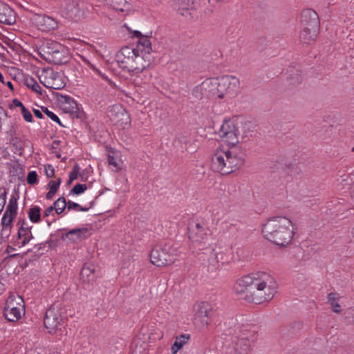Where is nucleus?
<instances>
[{
    "label": "nucleus",
    "mask_w": 354,
    "mask_h": 354,
    "mask_svg": "<svg viewBox=\"0 0 354 354\" xmlns=\"http://www.w3.org/2000/svg\"><path fill=\"white\" fill-rule=\"evenodd\" d=\"M44 323L50 333L57 330H61L64 319L58 306L53 305L46 310Z\"/></svg>",
    "instance_id": "9b49d317"
},
{
    "label": "nucleus",
    "mask_w": 354,
    "mask_h": 354,
    "mask_svg": "<svg viewBox=\"0 0 354 354\" xmlns=\"http://www.w3.org/2000/svg\"><path fill=\"white\" fill-rule=\"evenodd\" d=\"M66 203H67L66 208L68 209V210L77 209H79V207H80V205L78 203L73 202L71 201H68V202H66Z\"/></svg>",
    "instance_id": "603ef678"
},
{
    "label": "nucleus",
    "mask_w": 354,
    "mask_h": 354,
    "mask_svg": "<svg viewBox=\"0 0 354 354\" xmlns=\"http://www.w3.org/2000/svg\"><path fill=\"white\" fill-rule=\"evenodd\" d=\"M153 57L151 55V53H140L136 52L133 57L132 68H131L129 73L130 74H138L142 72L147 68L149 66V65L153 62Z\"/></svg>",
    "instance_id": "ddd939ff"
},
{
    "label": "nucleus",
    "mask_w": 354,
    "mask_h": 354,
    "mask_svg": "<svg viewBox=\"0 0 354 354\" xmlns=\"http://www.w3.org/2000/svg\"><path fill=\"white\" fill-rule=\"evenodd\" d=\"M136 51L143 53H151V43L149 39L148 36L143 35L138 39V44L136 48H134Z\"/></svg>",
    "instance_id": "a878e982"
},
{
    "label": "nucleus",
    "mask_w": 354,
    "mask_h": 354,
    "mask_svg": "<svg viewBox=\"0 0 354 354\" xmlns=\"http://www.w3.org/2000/svg\"><path fill=\"white\" fill-rule=\"evenodd\" d=\"M207 229L203 224L195 223L190 224L188 227L189 238L192 241H201L207 236Z\"/></svg>",
    "instance_id": "f3484780"
},
{
    "label": "nucleus",
    "mask_w": 354,
    "mask_h": 354,
    "mask_svg": "<svg viewBox=\"0 0 354 354\" xmlns=\"http://www.w3.org/2000/svg\"><path fill=\"white\" fill-rule=\"evenodd\" d=\"M45 172L48 178H52L55 174V169L51 165H47L45 166Z\"/></svg>",
    "instance_id": "8fccbe9b"
},
{
    "label": "nucleus",
    "mask_w": 354,
    "mask_h": 354,
    "mask_svg": "<svg viewBox=\"0 0 354 354\" xmlns=\"http://www.w3.org/2000/svg\"><path fill=\"white\" fill-rule=\"evenodd\" d=\"M218 98H224L225 95H234L237 93L240 82L238 77L234 75H223L218 78Z\"/></svg>",
    "instance_id": "9d476101"
},
{
    "label": "nucleus",
    "mask_w": 354,
    "mask_h": 354,
    "mask_svg": "<svg viewBox=\"0 0 354 354\" xmlns=\"http://www.w3.org/2000/svg\"><path fill=\"white\" fill-rule=\"evenodd\" d=\"M209 266H211L212 269H218L220 265H218L216 259L215 258V250H212L209 257L208 258Z\"/></svg>",
    "instance_id": "ea45409f"
},
{
    "label": "nucleus",
    "mask_w": 354,
    "mask_h": 354,
    "mask_svg": "<svg viewBox=\"0 0 354 354\" xmlns=\"http://www.w3.org/2000/svg\"><path fill=\"white\" fill-rule=\"evenodd\" d=\"M189 338V335H180L176 337V340L171 348L172 354H176V353L187 342Z\"/></svg>",
    "instance_id": "bb28decb"
},
{
    "label": "nucleus",
    "mask_w": 354,
    "mask_h": 354,
    "mask_svg": "<svg viewBox=\"0 0 354 354\" xmlns=\"http://www.w3.org/2000/svg\"><path fill=\"white\" fill-rule=\"evenodd\" d=\"M39 56L47 62L61 65L68 62V52L64 46L53 40H45L37 48Z\"/></svg>",
    "instance_id": "20e7f679"
},
{
    "label": "nucleus",
    "mask_w": 354,
    "mask_h": 354,
    "mask_svg": "<svg viewBox=\"0 0 354 354\" xmlns=\"http://www.w3.org/2000/svg\"><path fill=\"white\" fill-rule=\"evenodd\" d=\"M42 111L52 120L57 122L59 126L64 127V125L62 124L58 116L57 115H55L53 112H52L51 111L48 110V108L42 107Z\"/></svg>",
    "instance_id": "58836bf2"
},
{
    "label": "nucleus",
    "mask_w": 354,
    "mask_h": 354,
    "mask_svg": "<svg viewBox=\"0 0 354 354\" xmlns=\"http://www.w3.org/2000/svg\"><path fill=\"white\" fill-rule=\"evenodd\" d=\"M87 189L86 184H77L70 191V194L80 195Z\"/></svg>",
    "instance_id": "4c0bfd02"
},
{
    "label": "nucleus",
    "mask_w": 354,
    "mask_h": 354,
    "mask_svg": "<svg viewBox=\"0 0 354 354\" xmlns=\"http://www.w3.org/2000/svg\"><path fill=\"white\" fill-rule=\"evenodd\" d=\"M339 299L337 292H330L328 295V303L330 306L333 312L339 313L342 311L341 306L338 303Z\"/></svg>",
    "instance_id": "c85d7f7f"
},
{
    "label": "nucleus",
    "mask_w": 354,
    "mask_h": 354,
    "mask_svg": "<svg viewBox=\"0 0 354 354\" xmlns=\"http://www.w3.org/2000/svg\"><path fill=\"white\" fill-rule=\"evenodd\" d=\"M28 218L32 223H39L41 221V208L38 206L31 207L28 211Z\"/></svg>",
    "instance_id": "7c9ffc66"
},
{
    "label": "nucleus",
    "mask_w": 354,
    "mask_h": 354,
    "mask_svg": "<svg viewBox=\"0 0 354 354\" xmlns=\"http://www.w3.org/2000/svg\"><path fill=\"white\" fill-rule=\"evenodd\" d=\"M66 198L62 196L56 200L53 203V208L55 209L57 214H62L66 208Z\"/></svg>",
    "instance_id": "2f4dec72"
},
{
    "label": "nucleus",
    "mask_w": 354,
    "mask_h": 354,
    "mask_svg": "<svg viewBox=\"0 0 354 354\" xmlns=\"http://www.w3.org/2000/svg\"><path fill=\"white\" fill-rule=\"evenodd\" d=\"M93 203H94V202H91V203H90V206H89V207H82V206H80V207H79V210H80V211H82V212H86V211H88L91 207H92V206L93 205Z\"/></svg>",
    "instance_id": "69168bd1"
},
{
    "label": "nucleus",
    "mask_w": 354,
    "mask_h": 354,
    "mask_svg": "<svg viewBox=\"0 0 354 354\" xmlns=\"http://www.w3.org/2000/svg\"><path fill=\"white\" fill-rule=\"evenodd\" d=\"M133 37H136L137 38H140L142 36H143V35L141 33V32L138 31V30H135L133 31Z\"/></svg>",
    "instance_id": "338daca9"
},
{
    "label": "nucleus",
    "mask_w": 354,
    "mask_h": 354,
    "mask_svg": "<svg viewBox=\"0 0 354 354\" xmlns=\"http://www.w3.org/2000/svg\"><path fill=\"white\" fill-rule=\"evenodd\" d=\"M235 354H248L250 349V341L246 337H235L232 340Z\"/></svg>",
    "instance_id": "aec40b11"
},
{
    "label": "nucleus",
    "mask_w": 354,
    "mask_h": 354,
    "mask_svg": "<svg viewBox=\"0 0 354 354\" xmlns=\"http://www.w3.org/2000/svg\"><path fill=\"white\" fill-rule=\"evenodd\" d=\"M71 234H69V231L65 234H63L62 235V239L65 240L66 239H68L71 241Z\"/></svg>",
    "instance_id": "774afa93"
},
{
    "label": "nucleus",
    "mask_w": 354,
    "mask_h": 354,
    "mask_svg": "<svg viewBox=\"0 0 354 354\" xmlns=\"http://www.w3.org/2000/svg\"><path fill=\"white\" fill-rule=\"evenodd\" d=\"M256 129V124L252 121H245L242 123L240 132V139L242 142H246L252 137V133Z\"/></svg>",
    "instance_id": "4be33fe9"
},
{
    "label": "nucleus",
    "mask_w": 354,
    "mask_h": 354,
    "mask_svg": "<svg viewBox=\"0 0 354 354\" xmlns=\"http://www.w3.org/2000/svg\"><path fill=\"white\" fill-rule=\"evenodd\" d=\"M62 12L66 17L80 21L84 17L86 5L80 0H59Z\"/></svg>",
    "instance_id": "423d86ee"
},
{
    "label": "nucleus",
    "mask_w": 354,
    "mask_h": 354,
    "mask_svg": "<svg viewBox=\"0 0 354 354\" xmlns=\"http://www.w3.org/2000/svg\"><path fill=\"white\" fill-rule=\"evenodd\" d=\"M126 3V0H110L107 6H110L113 10L122 12L124 10Z\"/></svg>",
    "instance_id": "f704fd0d"
},
{
    "label": "nucleus",
    "mask_w": 354,
    "mask_h": 354,
    "mask_svg": "<svg viewBox=\"0 0 354 354\" xmlns=\"http://www.w3.org/2000/svg\"><path fill=\"white\" fill-rule=\"evenodd\" d=\"M12 228L10 227H2V229L0 232V242H5L8 237L10 235Z\"/></svg>",
    "instance_id": "79ce46f5"
},
{
    "label": "nucleus",
    "mask_w": 354,
    "mask_h": 354,
    "mask_svg": "<svg viewBox=\"0 0 354 354\" xmlns=\"http://www.w3.org/2000/svg\"><path fill=\"white\" fill-rule=\"evenodd\" d=\"M21 112L22 116L25 121H26L28 122H32V115L31 113L30 112V111L27 108H26L25 106H24L21 109Z\"/></svg>",
    "instance_id": "a18cd8bd"
},
{
    "label": "nucleus",
    "mask_w": 354,
    "mask_h": 354,
    "mask_svg": "<svg viewBox=\"0 0 354 354\" xmlns=\"http://www.w3.org/2000/svg\"><path fill=\"white\" fill-rule=\"evenodd\" d=\"M277 283L268 273L257 272L236 280L233 290L241 298L256 304L273 298L277 292Z\"/></svg>",
    "instance_id": "f257e3e1"
},
{
    "label": "nucleus",
    "mask_w": 354,
    "mask_h": 354,
    "mask_svg": "<svg viewBox=\"0 0 354 354\" xmlns=\"http://www.w3.org/2000/svg\"><path fill=\"white\" fill-rule=\"evenodd\" d=\"M292 221L283 216H275L269 220L262 227V234L265 239L279 245L286 246L290 243L294 232Z\"/></svg>",
    "instance_id": "7ed1b4c3"
},
{
    "label": "nucleus",
    "mask_w": 354,
    "mask_h": 354,
    "mask_svg": "<svg viewBox=\"0 0 354 354\" xmlns=\"http://www.w3.org/2000/svg\"><path fill=\"white\" fill-rule=\"evenodd\" d=\"M55 209L53 208V206L51 205L50 207H48V208H46L44 211V217H47L48 216L50 213L54 210Z\"/></svg>",
    "instance_id": "bf43d9fd"
},
{
    "label": "nucleus",
    "mask_w": 354,
    "mask_h": 354,
    "mask_svg": "<svg viewBox=\"0 0 354 354\" xmlns=\"http://www.w3.org/2000/svg\"><path fill=\"white\" fill-rule=\"evenodd\" d=\"M7 192L4 187H0V206L4 207L6 202Z\"/></svg>",
    "instance_id": "de8ad7c7"
},
{
    "label": "nucleus",
    "mask_w": 354,
    "mask_h": 354,
    "mask_svg": "<svg viewBox=\"0 0 354 354\" xmlns=\"http://www.w3.org/2000/svg\"><path fill=\"white\" fill-rule=\"evenodd\" d=\"M16 216L4 213L1 219V226L12 228V223Z\"/></svg>",
    "instance_id": "e433bc0d"
},
{
    "label": "nucleus",
    "mask_w": 354,
    "mask_h": 354,
    "mask_svg": "<svg viewBox=\"0 0 354 354\" xmlns=\"http://www.w3.org/2000/svg\"><path fill=\"white\" fill-rule=\"evenodd\" d=\"M246 153L241 146L230 147L227 150H218L212 158L211 168L222 175L229 174L245 164Z\"/></svg>",
    "instance_id": "f03ea898"
},
{
    "label": "nucleus",
    "mask_w": 354,
    "mask_h": 354,
    "mask_svg": "<svg viewBox=\"0 0 354 354\" xmlns=\"http://www.w3.org/2000/svg\"><path fill=\"white\" fill-rule=\"evenodd\" d=\"M51 243H52V241L49 240V241H46L44 243L36 244L34 246V249L36 250V251L38 252V251L41 250L43 248V245H44L45 244H48L49 247H50L51 246Z\"/></svg>",
    "instance_id": "5fc2aeb1"
},
{
    "label": "nucleus",
    "mask_w": 354,
    "mask_h": 354,
    "mask_svg": "<svg viewBox=\"0 0 354 354\" xmlns=\"http://www.w3.org/2000/svg\"><path fill=\"white\" fill-rule=\"evenodd\" d=\"M57 95L58 97H59L61 99V101L64 103H66V104H73L75 107H77V103L69 96L68 95H64L62 94H60V93H57Z\"/></svg>",
    "instance_id": "09e8293b"
},
{
    "label": "nucleus",
    "mask_w": 354,
    "mask_h": 354,
    "mask_svg": "<svg viewBox=\"0 0 354 354\" xmlns=\"http://www.w3.org/2000/svg\"><path fill=\"white\" fill-rule=\"evenodd\" d=\"M108 163H109V165H113L115 167H118V164H117L116 161L115 160V158L111 155L108 156Z\"/></svg>",
    "instance_id": "13d9d810"
},
{
    "label": "nucleus",
    "mask_w": 354,
    "mask_h": 354,
    "mask_svg": "<svg viewBox=\"0 0 354 354\" xmlns=\"http://www.w3.org/2000/svg\"><path fill=\"white\" fill-rule=\"evenodd\" d=\"M175 260L174 250L169 243L156 245L151 250L150 261L158 267L170 265Z\"/></svg>",
    "instance_id": "39448f33"
},
{
    "label": "nucleus",
    "mask_w": 354,
    "mask_h": 354,
    "mask_svg": "<svg viewBox=\"0 0 354 354\" xmlns=\"http://www.w3.org/2000/svg\"><path fill=\"white\" fill-rule=\"evenodd\" d=\"M41 84L46 88L55 89V90H60L65 86V84L64 82H52L51 85H46L45 82H41Z\"/></svg>",
    "instance_id": "49530a36"
},
{
    "label": "nucleus",
    "mask_w": 354,
    "mask_h": 354,
    "mask_svg": "<svg viewBox=\"0 0 354 354\" xmlns=\"http://www.w3.org/2000/svg\"><path fill=\"white\" fill-rule=\"evenodd\" d=\"M17 225H20L19 227H23L24 228H30V230L32 229V226H29L28 225V223L24 219L22 220H19L18 222H17Z\"/></svg>",
    "instance_id": "6e6d98bb"
},
{
    "label": "nucleus",
    "mask_w": 354,
    "mask_h": 354,
    "mask_svg": "<svg viewBox=\"0 0 354 354\" xmlns=\"http://www.w3.org/2000/svg\"><path fill=\"white\" fill-rule=\"evenodd\" d=\"M78 176L79 173L72 171L69 174V178L75 180L77 178Z\"/></svg>",
    "instance_id": "e2e57ef3"
},
{
    "label": "nucleus",
    "mask_w": 354,
    "mask_h": 354,
    "mask_svg": "<svg viewBox=\"0 0 354 354\" xmlns=\"http://www.w3.org/2000/svg\"><path fill=\"white\" fill-rule=\"evenodd\" d=\"M24 106V105L20 100H19L17 98H15L12 100V103L9 104V108L10 109H13L15 107H20L21 109Z\"/></svg>",
    "instance_id": "3c124183"
},
{
    "label": "nucleus",
    "mask_w": 354,
    "mask_h": 354,
    "mask_svg": "<svg viewBox=\"0 0 354 354\" xmlns=\"http://www.w3.org/2000/svg\"><path fill=\"white\" fill-rule=\"evenodd\" d=\"M23 299L18 297L17 299L14 297H9L6 301L3 309V315L10 322H15L21 317V311L24 312V306L21 303Z\"/></svg>",
    "instance_id": "1a4fd4ad"
},
{
    "label": "nucleus",
    "mask_w": 354,
    "mask_h": 354,
    "mask_svg": "<svg viewBox=\"0 0 354 354\" xmlns=\"http://www.w3.org/2000/svg\"><path fill=\"white\" fill-rule=\"evenodd\" d=\"M56 194V192H53V191H50L49 190L48 192V193L46 194V198L48 199V200H50V199H52L53 197L55 196V194Z\"/></svg>",
    "instance_id": "0e129e2a"
},
{
    "label": "nucleus",
    "mask_w": 354,
    "mask_h": 354,
    "mask_svg": "<svg viewBox=\"0 0 354 354\" xmlns=\"http://www.w3.org/2000/svg\"><path fill=\"white\" fill-rule=\"evenodd\" d=\"M25 84L33 91L41 95V87L33 77H30L25 79Z\"/></svg>",
    "instance_id": "473e14b6"
},
{
    "label": "nucleus",
    "mask_w": 354,
    "mask_h": 354,
    "mask_svg": "<svg viewBox=\"0 0 354 354\" xmlns=\"http://www.w3.org/2000/svg\"><path fill=\"white\" fill-rule=\"evenodd\" d=\"M37 174L35 171H31L28 174L27 183L29 185H35L37 183Z\"/></svg>",
    "instance_id": "c03bdc74"
},
{
    "label": "nucleus",
    "mask_w": 354,
    "mask_h": 354,
    "mask_svg": "<svg viewBox=\"0 0 354 354\" xmlns=\"http://www.w3.org/2000/svg\"><path fill=\"white\" fill-rule=\"evenodd\" d=\"M344 319L347 324H354V307L346 308L344 311Z\"/></svg>",
    "instance_id": "c9c22d12"
},
{
    "label": "nucleus",
    "mask_w": 354,
    "mask_h": 354,
    "mask_svg": "<svg viewBox=\"0 0 354 354\" xmlns=\"http://www.w3.org/2000/svg\"><path fill=\"white\" fill-rule=\"evenodd\" d=\"M83 60L85 63H86L88 64V66H89V68L93 70V72L96 73L99 68H97L95 65H93V64H91L88 60H87L86 59L84 58L83 57Z\"/></svg>",
    "instance_id": "4d7b16f0"
},
{
    "label": "nucleus",
    "mask_w": 354,
    "mask_h": 354,
    "mask_svg": "<svg viewBox=\"0 0 354 354\" xmlns=\"http://www.w3.org/2000/svg\"><path fill=\"white\" fill-rule=\"evenodd\" d=\"M69 234L71 236V241L73 243H76L80 240H84L90 236L89 230L86 227L72 229L69 230Z\"/></svg>",
    "instance_id": "b1692460"
},
{
    "label": "nucleus",
    "mask_w": 354,
    "mask_h": 354,
    "mask_svg": "<svg viewBox=\"0 0 354 354\" xmlns=\"http://www.w3.org/2000/svg\"><path fill=\"white\" fill-rule=\"evenodd\" d=\"M19 198V196L17 194L11 195L10 200L8 201V204L6 207V210L5 213L8 214H12L16 216L17 214V200Z\"/></svg>",
    "instance_id": "c756f323"
},
{
    "label": "nucleus",
    "mask_w": 354,
    "mask_h": 354,
    "mask_svg": "<svg viewBox=\"0 0 354 354\" xmlns=\"http://www.w3.org/2000/svg\"><path fill=\"white\" fill-rule=\"evenodd\" d=\"M302 71L299 65L290 66L287 69L288 79L292 84H297L301 83Z\"/></svg>",
    "instance_id": "5701e85b"
},
{
    "label": "nucleus",
    "mask_w": 354,
    "mask_h": 354,
    "mask_svg": "<svg viewBox=\"0 0 354 354\" xmlns=\"http://www.w3.org/2000/svg\"><path fill=\"white\" fill-rule=\"evenodd\" d=\"M301 24L306 29H313V33L319 31L320 22L318 14L313 9H304L301 14Z\"/></svg>",
    "instance_id": "4468645a"
},
{
    "label": "nucleus",
    "mask_w": 354,
    "mask_h": 354,
    "mask_svg": "<svg viewBox=\"0 0 354 354\" xmlns=\"http://www.w3.org/2000/svg\"><path fill=\"white\" fill-rule=\"evenodd\" d=\"M15 21V12L8 5L3 1H0V23L12 25Z\"/></svg>",
    "instance_id": "a211bd4d"
},
{
    "label": "nucleus",
    "mask_w": 354,
    "mask_h": 354,
    "mask_svg": "<svg viewBox=\"0 0 354 354\" xmlns=\"http://www.w3.org/2000/svg\"><path fill=\"white\" fill-rule=\"evenodd\" d=\"M194 310V324L199 328L206 327L214 314L212 306L208 302L203 301L195 306Z\"/></svg>",
    "instance_id": "0eeeda50"
},
{
    "label": "nucleus",
    "mask_w": 354,
    "mask_h": 354,
    "mask_svg": "<svg viewBox=\"0 0 354 354\" xmlns=\"http://www.w3.org/2000/svg\"><path fill=\"white\" fill-rule=\"evenodd\" d=\"M318 32L319 31H316L313 33V29H310V28L306 29L305 27H301L299 35L300 41L303 44H310L312 42L315 41Z\"/></svg>",
    "instance_id": "393cba45"
},
{
    "label": "nucleus",
    "mask_w": 354,
    "mask_h": 354,
    "mask_svg": "<svg viewBox=\"0 0 354 354\" xmlns=\"http://www.w3.org/2000/svg\"><path fill=\"white\" fill-rule=\"evenodd\" d=\"M33 239L30 228L19 227L18 229L17 241L15 245L23 247L27 245Z\"/></svg>",
    "instance_id": "412c9836"
},
{
    "label": "nucleus",
    "mask_w": 354,
    "mask_h": 354,
    "mask_svg": "<svg viewBox=\"0 0 354 354\" xmlns=\"http://www.w3.org/2000/svg\"><path fill=\"white\" fill-rule=\"evenodd\" d=\"M178 10L183 16L190 15L189 10L193 8V1L192 0H176Z\"/></svg>",
    "instance_id": "cd10ccee"
},
{
    "label": "nucleus",
    "mask_w": 354,
    "mask_h": 354,
    "mask_svg": "<svg viewBox=\"0 0 354 354\" xmlns=\"http://www.w3.org/2000/svg\"><path fill=\"white\" fill-rule=\"evenodd\" d=\"M10 175L12 178L15 177L21 180L24 176V169L20 165H14L10 170Z\"/></svg>",
    "instance_id": "72a5a7b5"
},
{
    "label": "nucleus",
    "mask_w": 354,
    "mask_h": 354,
    "mask_svg": "<svg viewBox=\"0 0 354 354\" xmlns=\"http://www.w3.org/2000/svg\"><path fill=\"white\" fill-rule=\"evenodd\" d=\"M33 113L37 118L41 119L44 118L42 113L39 109H33Z\"/></svg>",
    "instance_id": "052dcab7"
},
{
    "label": "nucleus",
    "mask_w": 354,
    "mask_h": 354,
    "mask_svg": "<svg viewBox=\"0 0 354 354\" xmlns=\"http://www.w3.org/2000/svg\"><path fill=\"white\" fill-rule=\"evenodd\" d=\"M33 22L39 30L49 32L57 28V22L52 17L45 15H35Z\"/></svg>",
    "instance_id": "2eb2a0df"
},
{
    "label": "nucleus",
    "mask_w": 354,
    "mask_h": 354,
    "mask_svg": "<svg viewBox=\"0 0 354 354\" xmlns=\"http://www.w3.org/2000/svg\"><path fill=\"white\" fill-rule=\"evenodd\" d=\"M218 79H206L201 84L199 89L203 91V95L205 97H212L216 96L218 97L219 89H218ZM198 88L196 89V91Z\"/></svg>",
    "instance_id": "dca6fc26"
},
{
    "label": "nucleus",
    "mask_w": 354,
    "mask_h": 354,
    "mask_svg": "<svg viewBox=\"0 0 354 354\" xmlns=\"http://www.w3.org/2000/svg\"><path fill=\"white\" fill-rule=\"evenodd\" d=\"M95 266L91 263H86L80 272V276L84 283H90L95 280L98 277L96 273Z\"/></svg>",
    "instance_id": "6ab92c4d"
},
{
    "label": "nucleus",
    "mask_w": 354,
    "mask_h": 354,
    "mask_svg": "<svg viewBox=\"0 0 354 354\" xmlns=\"http://www.w3.org/2000/svg\"><path fill=\"white\" fill-rule=\"evenodd\" d=\"M61 183H62L61 178H58L57 179V180H50L48 184V186L50 189L49 190L57 192L59 187Z\"/></svg>",
    "instance_id": "37998d69"
},
{
    "label": "nucleus",
    "mask_w": 354,
    "mask_h": 354,
    "mask_svg": "<svg viewBox=\"0 0 354 354\" xmlns=\"http://www.w3.org/2000/svg\"><path fill=\"white\" fill-rule=\"evenodd\" d=\"M99 76H100L103 80H109L108 77L105 73H102L100 69L95 73Z\"/></svg>",
    "instance_id": "680f3d73"
},
{
    "label": "nucleus",
    "mask_w": 354,
    "mask_h": 354,
    "mask_svg": "<svg viewBox=\"0 0 354 354\" xmlns=\"http://www.w3.org/2000/svg\"><path fill=\"white\" fill-rule=\"evenodd\" d=\"M215 258L216 259V261L220 266L228 263V259L227 256L222 252L215 251Z\"/></svg>",
    "instance_id": "a19ab883"
},
{
    "label": "nucleus",
    "mask_w": 354,
    "mask_h": 354,
    "mask_svg": "<svg viewBox=\"0 0 354 354\" xmlns=\"http://www.w3.org/2000/svg\"><path fill=\"white\" fill-rule=\"evenodd\" d=\"M218 133L222 141L226 142L229 147L237 146L236 144L239 142L238 135L240 134V131L231 120H224Z\"/></svg>",
    "instance_id": "6e6552de"
},
{
    "label": "nucleus",
    "mask_w": 354,
    "mask_h": 354,
    "mask_svg": "<svg viewBox=\"0 0 354 354\" xmlns=\"http://www.w3.org/2000/svg\"><path fill=\"white\" fill-rule=\"evenodd\" d=\"M136 50L130 46H124L115 55V61L118 66L129 73L132 68L133 59Z\"/></svg>",
    "instance_id": "f8f14e48"
},
{
    "label": "nucleus",
    "mask_w": 354,
    "mask_h": 354,
    "mask_svg": "<svg viewBox=\"0 0 354 354\" xmlns=\"http://www.w3.org/2000/svg\"><path fill=\"white\" fill-rule=\"evenodd\" d=\"M200 87V85L196 86L194 89H193V95L200 99V98H202L203 97H204V95H203V91H201L200 89H198L197 91H196V89L197 88H199Z\"/></svg>",
    "instance_id": "864d4df0"
}]
</instances>
